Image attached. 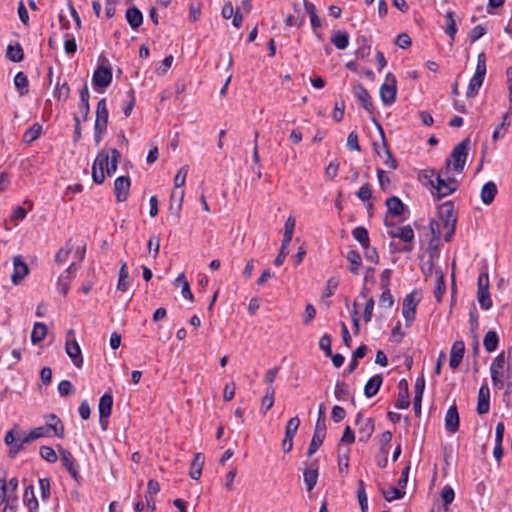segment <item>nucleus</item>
Masks as SVG:
<instances>
[{
    "label": "nucleus",
    "mask_w": 512,
    "mask_h": 512,
    "mask_svg": "<svg viewBox=\"0 0 512 512\" xmlns=\"http://www.w3.org/2000/svg\"><path fill=\"white\" fill-rule=\"evenodd\" d=\"M504 365H505V356H504V353L502 352L494 358V360L490 366V373L491 374L502 373V371L504 369Z\"/></svg>",
    "instance_id": "57"
},
{
    "label": "nucleus",
    "mask_w": 512,
    "mask_h": 512,
    "mask_svg": "<svg viewBox=\"0 0 512 512\" xmlns=\"http://www.w3.org/2000/svg\"><path fill=\"white\" fill-rule=\"evenodd\" d=\"M397 80L391 73L386 75V80L380 87V99L385 105L392 104L397 95Z\"/></svg>",
    "instance_id": "6"
},
{
    "label": "nucleus",
    "mask_w": 512,
    "mask_h": 512,
    "mask_svg": "<svg viewBox=\"0 0 512 512\" xmlns=\"http://www.w3.org/2000/svg\"><path fill=\"white\" fill-rule=\"evenodd\" d=\"M70 95V87L64 82L62 84L57 83L54 89V96L60 101H66Z\"/></svg>",
    "instance_id": "53"
},
{
    "label": "nucleus",
    "mask_w": 512,
    "mask_h": 512,
    "mask_svg": "<svg viewBox=\"0 0 512 512\" xmlns=\"http://www.w3.org/2000/svg\"><path fill=\"white\" fill-rule=\"evenodd\" d=\"M498 193L497 185L493 181L486 182L480 193L481 201L485 205H490L493 203L496 195Z\"/></svg>",
    "instance_id": "24"
},
{
    "label": "nucleus",
    "mask_w": 512,
    "mask_h": 512,
    "mask_svg": "<svg viewBox=\"0 0 512 512\" xmlns=\"http://www.w3.org/2000/svg\"><path fill=\"white\" fill-rule=\"evenodd\" d=\"M129 287V272L127 263L125 261L121 262V266L119 269V279L117 283V289L125 292Z\"/></svg>",
    "instance_id": "38"
},
{
    "label": "nucleus",
    "mask_w": 512,
    "mask_h": 512,
    "mask_svg": "<svg viewBox=\"0 0 512 512\" xmlns=\"http://www.w3.org/2000/svg\"><path fill=\"white\" fill-rule=\"evenodd\" d=\"M382 293L379 298V305L383 308H391L394 304V298L390 293V288L381 289Z\"/></svg>",
    "instance_id": "59"
},
{
    "label": "nucleus",
    "mask_w": 512,
    "mask_h": 512,
    "mask_svg": "<svg viewBox=\"0 0 512 512\" xmlns=\"http://www.w3.org/2000/svg\"><path fill=\"white\" fill-rule=\"evenodd\" d=\"M89 90L87 84H84L82 89L80 90V104L79 111L82 115L83 121H86L90 112L89 107Z\"/></svg>",
    "instance_id": "29"
},
{
    "label": "nucleus",
    "mask_w": 512,
    "mask_h": 512,
    "mask_svg": "<svg viewBox=\"0 0 512 512\" xmlns=\"http://www.w3.org/2000/svg\"><path fill=\"white\" fill-rule=\"evenodd\" d=\"M10 501V492L6 486V473L0 472V505Z\"/></svg>",
    "instance_id": "54"
},
{
    "label": "nucleus",
    "mask_w": 512,
    "mask_h": 512,
    "mask_svg": "<svg viewBox=\"0 0 512 512\" xmlns=\"http://www.w3.org/2000/svg\"><path fill=\"white\" fill-rule=\"evenodd\" d=\"M445 428L451 433H455L459 429V413L456 405L450 406L446 412Z\"/></svg>",
    "instance_id": "22"
},
{
    "label": "nucleus",
    "mask_w": 512,
    "mask_h": 512,
    "mask_svg": "<svg viewBox=\"0 0 512 512\" xmlns=\"http://www.w3.org/2000/svg\"><path fill=\"white\" fill-rule=\"evenodd\" d=\"M29 268L21 255L13 257V272L11 281L13 284H19L28 274Z\"/></svg>",
    "instance_id": "12"
},
{
    "label": "nucleus",
    "mask_w": 512,
    "mask_h": 512,
    "mask_svg": "<svg viewBox=\"0 0 512 512\" xmlns=\"http://www.w3.org/2000/svg\"><path fill=\"white\" fill-rule=\"evenodd\" d=\"M421 181L423 185L430 188L432 195L437 199L446 197L457 190L458 182L455 178L450 177L449 174L436 173L434 170L424 171Z\"/></svg>",
    "instance_id": "1"
},
{
    "label": "nucleus",
    "mask_w": 512,
    "mask_h": 512,
    "mask_svg": "<svg viewBox=\"0 0 512 512\" xmlns=\"http://www.w3.org/2000/svg\"><path fill=\"white\" fill-rule=\"evenodd\" d=\"M48 435V428L40 426L33 429L29 434L22 438V442L29 443L35 439L41 438Z\"/></svg>",
    "instance_id": "52"
},
{
    "label": "nucleus",
    "mask_w": 512,
    "mask_h": 512,
    "mask_svg": "<svg viewBox=\"0 0 512 512\" xmlns=\"http://www.w3.org/2000/svg\"><path fill=\"white\" fill-rule=\"evenodd\" d=\"M149 253L152 254L153 258H157L160 249V240L157 236H152L147 244Z\"/></svg>",
    "instance_id": "62"
},
{
    "label": "nucleus",
    "mask_w": 512,
    "mask_h": 512,
    "mask_svg": "<svg viewBox=\"0 0 512 512\" xmlns=\"http://www.w3.org/2000/svg\"><path fill=\"white\" fill-rule=\"evenodd\" d=\"M372 121L376 124L377 129H378V131L380 133V136H381L382 150H383V153H384V164H385V166L388 169L394 170V169L397 168V160L394 158V156L392 155V153H391V151H390V149L388 147L384 130H383L382 126L376 121V119L374 117L372 118Z\"/></svg>",
    "instance_id": "14"
},
{
    "label": "nucleus",
    "mask_w": 512,
    "mask_h": 512,
    "mask_svg": "<svg viewBox=\"0 0 512 512\" xmlns=\"http://www.w3.org/2000/svg\"><path fill=\"white\" fill-rule=\"evenodd\" d=\"M374 429L375 427L373 420L371 418L365 419L359 428L360 441H367L372 436Z\"/></svg>",
    "instance_id": "40"
},
{
    "label": "nucleus",
    "mask_w": 512,
    "mask_h": 512,
    "mask_svg": "<svg viewBox=\"0 0 512 512\" xmlns=\"http://www.w3.org/2000/svg\"><path fill=\"white\" fill-rule=\"evenodd\" d=\"M113 396L109 393H105L99 399L98 411L100 415V421L103 418H108L112 413Z\"/></svg>",
    "instance_id": "25"
},
{
    "label": "nucleus",
    "mask_w": 512,
    "mask_h": 512,
    "mask_svg": "<svg viewBox=\"0 0 512 512\" xmlns=\"http://www.w3.org/2000/svg\"><path fill=\"white\" fill-rule=\"evenodd\" d=\"M436 287L434 289V296L438 302L442 300V296L446 290L444 274L441 270L436 271Z\"/></svg>",
    "instance_id": "46"
},
{
    "label": "nucleus",
    "mask_w": 512,
    "mask_h": 512,
    "mask_svg": "<svg viewBox=\"0 0 512 512\" xmlns=\"http://www.w3.org/2000/svg\"><path fill=\"white\" fill-rule=\"evenodd\" d=\"M334 395L338 400H346L350 397L351 403L354 404V397L350 396L349 387L344 382H337L334 390Z\"/></svg>",
    "instance_id": "45"
},
{
    "label": "nucleus",
    "mask_w": 512,
    "mask_h": 512,
    "mask_svg": "<svg viewBox=\"0 0 512 512\" xmlns=\"http://www.w3.org/2000/svg\"><path fill=\"white\" fill-rule=\"evenodd\" d=\"M5 443L9 446V455L14 457L17 455L22 449L25 442H22V438L15 439L14 429L9 430L5 435Z\"/></svg>",
    "instance_id": "23"
},
{
    "label": "nucleus",
    "mask_w": 512,
    "mask_h": 512,
    "mask_svg": "<svg viewBox=\"0 0 512 512\" xmlns=\"http://www.w3.org/2000/svg\"><path fill=\"white\" fill-rule=\"evenodd\" d=\"M383 382V377L380 374L371 377L364 386V394L366 397L371 398L375 396Z\"/></svg>",
    "instance_id": "26"
},
{
    "label": "nucleus",
    "mask_w": 512,
    "mask_h": 512,
    "mask_svg": "<svg viewBox=\"0 0 512 512\" xmlns=\"http://www.w3.org/2000/svg\"><path fill=\"white\" fill-rule=\"evenodd\" d=\"M299 425L300 420L297 416L290 418L285 427V436L294 438V435L296 434Z\"/></svg>",
    "instance_id": "58"
},
{
    "label": "nucleus",
    "mask_w": 512,
    "mask_h": 512,
    "mask_svg": "<svg viewBox=\"0 0 512 512\" xmlns=\"http://www.w3.org/2000/svg\"><path fill=\"white\" fill-rule=\"evenodd\" d=\"M353 94L359 100L364 109L369 113H373V103L368 90L360 83H356L353 86Z\"/></svg>",
    "instance_id": "15"
},
{
    "label": "nucleus",
    "mask_w": 512,
    "mask_h": 512,
    "mask_svg": "<svg viewBox=\"0 0 512 512\" xmlns=\"http://www.w3.org/2000/svg\"><path fill=\"white\" fill-rule=\"evenodd\" d=\"M331 42L337 49L344 50L349 45V35L343 30L333 31Z\"/></svg>",
    "instance_id": "32"
},
{
    "label": "nucleus",
    "mask_w": 512,
    "mask_h": 512,
    "mask_svg": "<svg viewBox=\"0 0 512 512\" xmlns=\"http://www.w3.org/2000/svg\"><path fill=\"white\" fill-rule=\"evenodd\" d=\"M58 451L60 455V461L62 465L65 467V469L68 471L70 476L75 480H80V473L78 470V464L75 459V457L72 455V453L66 449H64L61 446H58Z\"/></svg>",
    "instance_id": "7"
},
{
    "label": "nucleus",
    "mask_w": 512,
    "mask_h": 512,
    "mask_svg": "<svg viewBox=\"0 0 512 512\" xmlns=\"http://www.w3.org/2000/svg\"><path fill=\"white\" fill-rule=\"evenodd\" d=\"M45 427L48 428V431L52 429L54 431L55 436H57L58 438L64 437V426L61 420L55 414L49 415L48 423L47 426Z\"/></svg>",
    "instance_id": "37"
},
{
    "label": "nucleus",
    "mask_w": 512,
    "mask_h": 512,
    "mask_svg": "<svg viewBox=\"0 0 512 512\" xmlns=\"http://www.w3.org/2000/svg\"><path fill=\"white\" fill-rule=\"evenodd\" d=\"M486 75V56L483 52L477 56V65L473 77L470 79L466 96L473 98L477 95L480 87L483 84L484 77Z\"/></svg>",
    "instance_id": "4"
},
{
    "label": "nucleus",
    "mask_w": 512,
    "mask_h": 512,
    "mask_svg": "<svg viewBox=\"0 0 512 512\" xmlns=\"http://www.w3.org/2000/svg\"><path fill=\"white\" fill-rule=\"evenodd\" d=\"M70 336H74V331L71 329L67 331V339L65 342V352L68 355V357L71 359V361L73 362L74 366L76 368L80 369V368H82L83 363H84L82 351H81V348H80V345L78 344V342L74 338L70 339Z\"/></svg>",
    "instance_id": "5"
},
{
    "label": "nucleus",
    "mask_w": 512,
    "mask_h": 512,
    "mask_svg": "<svg viewBox=\"0 0 512 512\" xmlns=\"http://www.w3.org/2000/svg\"><path fill=\"white\" fill-rule=\"evenodd\" d=\"M469 144L470 139L465 138L453 148L450 156L446 160V174H449L451 170L456 173H461L464 170L468 157Z\"/></svg>",
    "instance_id": "2"
},
{
    "label": "nucleus",
    "mask_w": 512,
    "mask_h": 512,
    "mask_svg": "<svg viewBox=\"0 0 512 512\" xmlns=\"http://www.w3.org/2000/svg\"><path fill=\"white\" fill-rule=\"evenodd\" d=\"M28 78L25 73L18 72L14 77V85L19 90L20 95H25L28 92Z\"/></svg>",
    "instance_id": "49"
},
{
    "label": "nucleus",
    "mask_w": 512,
    "mask_h": 512,
    "mask_svg": "<svg viewBox=\"0 0 512 512\" xmlns=\"http://www.w3.org/2000/svg\"><path fill=\"white\" fill-rule=\"evenodd\" d=\"M187 173H188V166H182L178 170V172L174 178V185L176 188H180V187L184 186Z\"/></svg>",
    "instance_id": "61"
},
{
    "label": "nucleus",
    "mask_w": 512,
    "mask_h": 512,
    "mask_svg": "<svg viewBox=\"0 0 512 512\" xmlns=\"http://www.w3.org/2000/svg\"><path fill=\"white\" fill-rule=\"evenodd\" d=\"M326 437V422L321 421L320 423H316L315 430L309 444V448L307 451V456L311 457L322 445L324 439Z\"/></svg>",
    "instance_id": "10"
},
{
    "label": "nucleus",
    "mask_w": 512,
    "mask_h": 512,
    "mask_svg": "<svg viewBox=\"0 0 512 512\" xmlns=\"http://www.w3.org/2000/svg\"><path fill=\"white\" fill-rule=\"evenodd\" d=\"M438 216L443 223L446 233L444 235L445 241L449 242L455 232L457 218L454 213V204L452 201H446L439 205Z\"/></svg>",
    "instance_id": "3"
},
{
    "label": "nucleus",
    "mask_w": 512,
    "mask_h": 512,
    "mask_svg": "<svg viewBox=\"0 0 512 512\" xmlns=\"http://www.w3.org/2000/svg\"><path fill=\"white\" fill-rule=\"evenodd\" d=\"M126 19L132 29H136L143 23V15L136 7L128 8L126 11Z\"/></svg>",
    "instance_id": "31"
},
{
    "label": "nucleus",
    "mask_w": 512,
    "mask_h": 512,
    "mask_svg": "<svg viewBox=\"0 0 512 512\" xmlns=\"http://www.w3.org/2000/svg\"><path fill=\"white\" fill-rule=\"evenodd\" d=\"M130 179L125 176H119L114 182V190L118 202H124L127 199L130 189Z\"/></svg>",
    "instance_id": "18"
},
{
    "label": "nucleus",
    "mask_w": 512,
    "mask_h": 512,
    "mask_svg": "<svg viewBox=\"0 0 512 512\" xmlns=\"http://www.w3.org/2000/svg\"><path fill=\"white\" fill-rule=\"evenodd\" d=\"M499 339L497 333L493 330H489L483 340L484 348L487 352H494L498 347Z\"/></svg>",
    "instance_id": "42"
},
{
    "label": "nucleus",
    "mask_w": 512,
    "mask_h": 512,
    "mask_svg": "<svg viewBox=\"0 0 512 512\" xmlns=\"http://www.w3.org/2000/svg\"><path fill=\"white\" fill-rule=\"evenodd\" d=\"M455 494L454 490L450 486H445L441 492V498L443 500V504L447 507L454 500Z\"/></svg>",
    "instance_id": "63"
},
{
    "label": "nucleus",
    "mask_w": 512,
    "mask_h": 512,
    "mask_svg": "<svg viewBox=\"0 0 512 512\" xmlns=\"http://www.w3.org/2000/svg\"><path fill=\"white\" fill-rule=\"evenodd\" d=\"M40 456L49 463H55L58 456L55 450L50 446H41L39 450Z\"/></svg>",
    "instance_id": "56"
},
{
    "label": "nucleus",
    "mask_w": 512,
    "mask_h": 512,
    "mask_svg": "<svg viewBox=\"0 0 512 512\" xmlns=\"http://www.w3.org/2000/svg\"><path fill=\"white\" fill-rule=\"evenodd\" d=\"M95 90L102 92L104 88L110 85L112 81L111 68L105 66H98L93 73L92 77Z\"/></svg>",
    "instance_id": "8"
},
{
    "label": "nucleus",
    "mask_w": 512,
    "mask_h": 512,
    "mask_svg": "<svg viewBox=\"0 0 512 512\" xmlns=\"http://www.w3.org/2000/svg\"><path fill=\"white\" fill-rule=\"evenodd\" d=\"M357 498L362 512H366L368 509V498L365 491V484L363 480L358 481Z\"/></svg>",
    "instance_id": "50"
},
{
    "label": "nucleus",
    "mask_w": 512,
    "mask_h": 512,
    "mask_svg": "<svg viewBox=\"0 0 512 512\" xmlns=\"http://www.w3.org/2000/svg\"><path fill=\"white\" fill-rule=\"evenodd\" d=\"M399 392L394 403L397 409H406L410 405V395L408 389V382L405 379H401L398 384Z\"/></svg>",
    "instance_id": "17"
},
{
    "label": "nucleus",
    "mask_w": 512,
    "mask_h": 512,
    "mask_svg": "<svg viewBox=\"0 0 512 512\" xmlns=\"http://www.w3.org/2000/svg\"><path fill=\"white\" fill-rule=\"evenodd\" d=\"M108 109L106 105V99L103 98L98 101L97 107H96V118H95V124L94 126L98 127L99 130L107 129V123H108Z\"/></svg>",
    "instance_id": "21"
},
{
    "label": "nucleus",
    "mask_w": 512,
    "mask_h": 512,
    "mask_svg": "<svg viewBox=\"0 0 512 512\" xmlns=\"http://www.w3.org/2000/svg\"><path fill=\"white\" fill-rule=\"evenodd\" d=\"M73 267L74 264H71L58 278L57 287L64 296H66L69 291Z\"/></svg>",
    "instance_id": "27"
},
{
    "label": "nucleus",
    "mask_w": 512,
    "mask_h": 512,
    "mask_svg": "<svg viewBox=\"0 0 512 512\" xmlns=\"http://www.w3.org/2000/svg\"><path fill=\"white\" fill-rule=\"evenodd\" d=\"M490 409V390L487 384H483L478 392L477 413L482 415Z\"/></svg>",
    "instance_id": "20"
},
{
    "label": "nucleus",
    "mask_w": 512,
    "mask_h": 512,
    "mask_svg": "<svg viewBox=\"0 0 512 512\" xmlns=\"http://www.w3.org/2000/svg\"><path fill=\"white\" fill-rule=\"evenodd\" d=\"M104 162H107V153L99 151L92 166V179L96 184H102L105 180Z\"/></svg>",
    "instance_id": "13"
},
{
    "label": "nucleus",
    "mask_w": 512,
    "mask_h": 512,
    "mask_svg": "<svg viewBox=\"0 0 512 512\" xmlns=\"http://www.w3.org/2000/svg\"><path fill=\"white\" fill-rule=\"evenodd\" d=\"M384 223L387 227L394 228L388 231V235L391 238H399L400 240L406 243H411L413 241L414 231L410 225L395 228V225L393 223H390L387 218L385 219Z\"/></svg>",
    "instance_id": "11"
},
{
    "label": "nucleus",
    "mask_w": 512,
    "mask_h": 512,
    "mask_svg": "<svg viewBox=\"0 0 512 512\" xmlns=\"http://www.w3.org/2000/svg\"><path fill=\"white\" fill-rule=\"evenodd\" d=\"M352 236L356 241L359 242V244L362 246V248H368V245L370 244L369 234L365 227L358 226L352 230Z\"/></svg>",
    "instance_id": "41"
},
{
    "label": "nucleus",
    "mask_w": 512,
    "mask_h": 512,
    "mask_svg": "<svg viewBox=\"0 0 512 512\" xmlns=\"http://www.w3.org/2000/svg\"><path fill=\"white\" fill-rule=\"evenodd\" d=\"M303 6H304L305 11L308 13V15L310 17V22H311V26H312L313 30L315 31L316 29L320 28L321 20L317 15L315 5L312 2H310L309 0H304Z\"/></svg>",
    "instance_id": "35"
},
{
    "label": "nucleus",
    "mask_w": 512,
    "mask_h": 512,
    "mask_svg": "<svg viewBox=\"0 0 512 512\" xmlns=\"http://www.w3.org/2000/svg\"><path fill=\"white\" fill-rule=\"evenodd\" d=\"M317 462V460H314L310 467L303 472L304 483L308 492L312 491L317 484L319 476Z\"/></svg>",
    "instance_id": "19"
},
{
    "label": "nucleus",
    "mask_w": 512,
    "mask_h": 512,
    "mask_svg": "<svg viewBox=\"0 0 512 512\" xmlns=\"http://www.w3.org/2000/svg\"><path fill=\"white\" fill-rule=\"evenodd\" d=\"M175 283L176 284L181 283V285H182L181 293L185 299L193 300V294L191 292L189 282L186 280L184 273H181L180 275H178V277L175 279Z\"/></svg>",
    "instance_id": "51"
},
{
    "label": "nucleus",
    "mask_w": 512,
    "mask_h": 512,
    "mask_svg": "<svg viewBox=\"0 0 512 512\" xmlns=\"http://www.w3.org/2000/svg\"><path fill=\"white\" fill-rule=\"evenodd\" d=\"M331 342L332 339L328 334H324L320 338L319 347L322 351H324L326 356H332Z\"/></svg>",
    "instance_id": "60"
},
{
    "label": "nucleus",
    "mask_w": 512,
    "mask_h": 512,
    "mask_svg": "<svg viewBox=\"0 0 512 512\" xmlns=\"http://www.w3.org/2000/svg\"><path fill=\"white\" fill-rule=\"evenodd\" d=\"M385 204L388 213L393 216H400L405 211L404 203L397 196H391L387 198Z\"/></svg>",
    "instance_id": "28"
},
{
    "label": "nucleus",
    "mask_w": 512,
    "mask_h": 512,
    "mask_svg": "<svg viewBox=\"0 0 512 512\" xmlns=\"http://www.w3.org/2000/svg\"><path fill=\"white\" fill-rule=\"evenodd\" d=\"M350 263L349 271L355 275L359 274V268L362 264L360 253L356 250H350L346 256Z\"/></svg>",
    "instance_id": "39"
},
{
    "label": "nucleus",
    "mask_w": 512,
    "mask_h": 512,
    "mask_svg": "<svg viewBox=\"0 0 512 512\" xmlns=\"http://www.w3.org/2000/svg\"><path fill=\"white\" fill-rule=\"evenodd\" d=\"M411 44V38L406 33H400L395 39V45L402 49L409 48Z\"/></svg>",
    "instance_id": "64"
},
{
    "label": "nucleus",
    "mask_w": 512,
    "mask_h": 512,
    "mask_svg": "<svg viewBox=\"0 0 512 512\" xmlns=\"http://www.w3.org/2000/svg\"><path fill=\"white\" fill-rule=\"evenodd\" d=\"M465 353V344L462 340L453 343L450 351L449 366L455 370L459 367Z\"/></svg>",
    "instance_id": "16"
},
{
    "label": "nucleus",
    "mask_w": 512,
    "mask_h": 512,
    "mask_svg": "<svg viewBox=\"0 0 512 512\" xmlns=\"http://www.w3.org/2000/svg\"><path fill=\"white\" fill-rule=\"evenodd\" d=\"M204 461L205 458L202 453L198 452L194 455L190 468V477L192 479L198 480L201 477Z\"/></svg>",
    "instance_id": "30"
},
{
    "label": "nucleus",
    "mask_w": 512,
    "mask_h": 512,
    "mask_svg": "<svg viewBox=\"0 0 512 512\" xmlns=\"http://www.w3.org/2000/svg\"><path fill=\"white\" fill-rule=\"evenodd\" d=\"M382 493H383L385 500L388 502H391V501L397 500V499H401L405 496L404 489L400 488L399 486H398V488L393 487V488L389 489L388 491H383Z\"/></svg>",
    "instance_id": "55"
},
{
    "label": "nucleus",
    "mask_w": 512,
    "mask_h": 512,
    "mask_svg": "<svg viewBox=\"0 0 512 512\" xmlns=\"http://www.w3.org/2000/svg\"><path fill=\"white\" fill-rule=\"evenodd\" d=\"M42 133V125L39 123H34L29 129H27L23 134V141L25 143H32L37 140Z\"/></svg>",
    "instance_id": "43"
},
{
    "label": "nucleus",
    "mask_w": 512,
    "mask_h": 512,
    "mask_svg": "<svg viewBox=\"0 0 512 512\" xmlns=\"http://www.w3.org/2000/svg\"><path fill=\"white\" fill-rule=\"evenodd\" d=\"M23 501L28 507L29 512H37L39 504L37 498L35 497L34 487L32 485L26 487L23 494Z\"/></svg>",
    "instance_id": "33"
},
{
    "label": "nucleus",
    "mask_w": 512,
    "mask_h": 512,
    "mask_svg": "<svg viewBox=\"0 0 512 512\" xmlns=\"http://www.w3.org/2000/svg\"><path fill=\"white\" fill-rule=\"evenodd\" d=\"M454 16H455V14L453 11H448L445 15V19H446V30L445 31L449 35L451 42L454 41L455 35L457 33V26H456Z\"/></svg>",
    "instance_id": "47"
},
{
    "label": "nucleus",
    "mask_w": 512,
    "mask_h": 512,
    "mask_svg": "<svg viewBox=\"0 0 512 512\" xmlns=\"http://www.w3.org/2000/svg\"><path fill=\"white\" fill-rule=\"evenodd\" d=\"M420 298L416 291L409 293L403 300L402 315L407 322H412L415 318L416 307Z\"/></svg>",
    "instance_id": "9"
},
{
    "label": "nucleus",
    "mask_w": 512,
    "mask_h": 512,
    "mask_svg": "<svg viewBox=\"0 0 512 512\" xmlns=\"http://www.w3.org/2000/svg\"><path fill=\"white\" fill-rule=\"evenodd\" d=\"M275 389L273 386L267 388L265 395L261 400L263 413L265 414L274 405Z\"/></svg>",
    "instance_id": "48"
},
{
    "label": "nucleus",
    "mask_w": 512,
    "mask_h": 512,
    "mask_svg": "<svg viewBox=\"0 0 512 512\" xmlns=\"http://www.w3.org/2000/svg\"><path fill=\"white\" fill-rule=\"evenodd\" d=\"M110 152L111 157L107 153V162H104V167H106V172L109 176L113 175L116 172L118 162L121 157L120 152L116 148H112Z\"/></svg>",
    "instance_id": "34"
},
{
    "label": "nucleus",
    "mask_w": 512,
    "mask_h": 512,
    "mask_svg": "<svg viewBox=\"0 0 512 512\" xmlns=\"http://www.w3.org/2000/svg\"><path fill=\"white\" fill-rule=\"evenodd\" d=\"M48 328L46 324L42 322H36L33 326L32 332H31V342L33 344L40 343L43 341L47 335Z\"/></svg>",
    "instance_id": "36"
},
{
    "label": "nucleus",
    "mask_w": 512,
    "mask_h": 512,
    "mask_svg": "<svg viewBox=\"0 0 512 512\" xmlns=\"http://www.w3.org/2000/svg\"><path fill=\"white\" fill-rule=\"evenodd\" d=\"M6 56L12 62H21L24 59V52L19 44L9 45L7 47Z\"/></svg>",
    "instance_id": "44"
}]
</instances>
